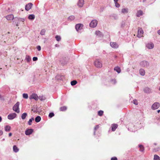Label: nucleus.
I'll use <instances>...</instances> for the list:
<instances>
[{
    "instance_id": "nucleus-1",
    "label": "nucleus",
    "mask_w": 160,
    "mask_h": 160,
    "mask_svg": "<svg viewBox=\"0 0 160 160\" xmlns=\"http://www.w3.org/2000/svg\"><path fill=\"white\" fill-rule=\"evenodd\" d=\"M95 66L97 68H100L102 66V64L100 60L96 59L94 62Z\"/></svg>"
},
{
    "instance_id": "nucleus-2",
    "label": "nucleus",
    "mask_w": 160,
    "mask_h": 160,
    "mask_svg": "<svg viewBox=\"0 0 160 160\" xmlns=\"http://www.w3.org/2000/svg\"><path fill=\"white\" fill-rule=\"evenodd\" d=\"M19 102H17V103L14 105L13 107V110L17 113H19L20 112L19 108Z\"/></svg>"
},
{
    "instance_id": "nucleus-3",
    "label": "nucleus",
    "mask_w": 160,
    "mask_h": 160,
    "mask_svg": "<svg viewBox=\"0 0 160 160\" xmlns=\"http://www.w3.org/2000/svg\"><path fill=\"white\" fill-rule=\"evenodd\" d=\"M149 64V62L147 61L144 60L140 62V65L142 67H148Z\"/></svg>"
},
{
    "instance_id": "nucleus-4",
    "label": "nucleus",
    "mask_w": 160,
    "mask_h": 160,
    "mask_svg": "<svg viewBox=\"0 0 160 160\" xmlns=\"http://www.w3.org/2000/svg\"><path fill=\"white\" fill-rule=\"evenodd\" d=\"M98 23V21L96 20H92L89 24V26L91 27L94 28L95 27Z\"/></svg>"
},
{
    "instance_id": "nucleus-5",
    "label": "nucleus",
    "mask_w": 160,
    "mask_h": 160,
    "mask_svg": "<svg viewBox=\"0 0 160 160\" xmlns=\"http://www.w3.org/2000/svg\"><path fill=\"white\" fill-rule=\"evenodd\" d=\"M29 99L32 100L34 99L35 100L37 101L38 99V97L37 94L35 93H32L31 96H29Z\"/></svg>"
},
{
    "instance_id": "nucleus-6",
    "label": "nucleus",
    "mask_w": 160,
    "mask_h": 160,
    "mask_svg": "<svg viewBox=\"0 0 160 160\" xmlns=\"http://www.w3.org/2000/svg\"><path fill=\"white\" fill-rule=\"evenodd\" d=\"M83 24L80 23L77 24L75 26V29L77 31L79 32V31L82 29Z\"/></svg>"
},
{
    "instance_id": "nucleus-7",
    "label": "nucleus",
    "mask_w": 160,
    "mask_h": 160,
    "mask_svg": "<svg viewBox=\"0 0 160 160\" xmlns=\"http://www.w3.org/2000/svg\"><path fill=\"white\" fill-rule=\"evenodd\" d=\"M16 116V114L14 113L9 114L8 116V118L9 120H12L15 118Z\"/></svg>"
},
{
    "instance_id": "nucleus-8",
    "label": "nucleus",
    "mask_w": 160,
    "mask_h": 160,
    "mask_svg": "<svg viewBox=\"0 0 160 160\" xmlns=\"http://www.w3.org/2000/svg\"><path fill=\"white\" fill-rule=\"evenodd\" d=\"M160 106V104L158 102H155L154 103L152 106V108L155 110L158 109Z\"/></svg>"
},
{
    "instance_id": "nucleus-9",
    "label": "nucleus",
    "mask_w": 160,
    "mask_h": 160,
    "mask_svg": "<svg viewBox=\"0 0 160 160\" xmlns=\"http://www.w3.org/2000/svg\"><path fill=\"white\" fill-rule=\"evenodd\" d=\"M143 33V31L141 28L138 29V34L137 37L138 38H141Z\"/></svg>"
},
{
    "instance_id": "nucleus-10",
    "label": "nucleus",
    "mask_w": 160,
    "mask_h": 160,
    "mask_svg": "<svg viewBox=\"0 0 160 160\" xmlns=\"http://www.w3.org/2000/svg\"><path fill=\"white\" fill-rule=\"evenodd\" d=\"M33 132L32 129H29L26 130L25 131V134L27 135H29L31 134Z\"/></svg>"
},
{
    "instance_id": "nucleus-11",
    "label": "nucleus",
    "mask_w": 160,
    "mask_h": 160,
    "mask_svg": "<svg viewBox=\"0 0 160 160\" xmlns=\"http://www.w3.org/2000/svg\"><path fill=\"white\" fill-rule=\"evenodd\" d=\"M32 4L31 3H29L26 4L25 6V9L26 11H29L32 8Z\"/></svg>"
},
{
    "instance_id": "nucleus-12",
    "label": "nucleus",
    "mask_w": 160,
    "mask_h": 160,
    "mask_svg": "<svg viewBox=\"0 0 160 160\" xmlns=\"http://www.w3.org/2000/svg\"><path fill=\"white\" fill-rule=\"evenodd\" d=\"M25 20V19L24 18H20L15 17L14 18V21L13 22L16 21H18L19 22H23Z\"/></svg>"
},
{
    "instance_id": "nucleus-13",
    "label": "nucleus",
    "mask_w": 160,
    "mask_h": 160,
    "mask_svg": "<svg viewBox=\"0 0 160 160\" xmlns=\"http://www.w3.org/2000/svg\"><path fill=\"white\" fill-rule=\"evenodd\" d=\"M128 129L132 132H135L136 130L135 127L132 124H130V127L128 128Z\"/></svg>"
},
{
    "instance_id": "nucleus-14",
    "label": "nucleus",
    "mask_w": 160,
    "mask_h": 160,
    "mask_svg": "<svg viewBox=\"0 0 160 160\" xmlns=\"http://www.w3.org/2000/svg\"><path fill=\"white\" fill-rule=\"evenodd\" d=\"M84 0H79L78 3L77 5L80 7H82L84 4Z\"/></svg>"
},
{
    "instance_id": "nucleus-15",
    "label": "nucleus",
    "mask_w": 160,
    "mask_h": 160,
    "mask_svg": "<svg viewBox=\"0 0 160 160\" xmlns=\"http://www.w3.org/2000/svg\"><path fill=\"white\" fill-rule=\"evenodd\" d=\"M8 20H13L14 18V16L13 14L8 15L5 17Z\"/></svg>"
},
{
    "instance_id": "nucleus-16",
    "label": "nucleus",
    "mask_w": 160,
    "mask_h": 160,
    "mask_svg": "<svg viewBox=\"0 0 160 160\" xmlns=\"http://www.w3.org/2000/svg\"><path fill=\"white\" fill-rule=\"evenodd\" d=\"M110 45L113 48H116L118 47V45L115 42H111L110 43Z\"/></svg>"
},
{
    "instance_id": "nucleus-17",
    "label": "nucleus",
    "mask_w": 160,
    "mask_h": 160,
    "mask_svg": "<svg viewBox=\"0 0 160 160\" xmlns=\"http://www.w3.org/2000/svg\"><path fill=\"white\" fill-rule=\"evenodd\" d=\"M146 47L149 49L153 48L154 47V45L152 43H150L147 44L146 45Z\"/></svg>"
},
{
    "instance_id": "nucleus-18",
    "label": "nucleus",
    "mask_w": 160,
    "mask_h": 160,
    "mask_svg": "<svg viewBox=\"0 0 160 160\" xmlns=\"http://www.w3.org/2000/svg\"><path fill=\"white\" fill-rule=\"evenodd\" d=\"M143 91L144 92L146 93H150L151 92V89L148 87H145L144 88Z\"/></svg>"
},
{
    "instance_id": "nucleus-19",
    "label": "nucleus",
    "mask_w": 160,
    "mask_h": 160,
    "mask_svg": "<svg viewBox=\"0 0 160 160\" xmlns=\"http://www.w3.org/2000/svg\"><path fill=\"white\" fill-rule=\"evenodd\" d=\"M56 78L58 79L63 80L64 79V76L62 75H58L56 76Z\"/></svg>"
},
{
    "instance_id": "nucleus-20",
    "label": "nucleus",
    "mask_w": 160,
    "mask_h": 160,
    "mask_svg": "<svg viewBox=\"0 0 160 160\" xmlns=\"http://www.w3.org/2000/svg\"><path fill=\"white\" fill-rule=\"evenodd\" d=\"M143 14V12L142 11L139 10L136 13V16L137 17H139L142 15Z\"/></svg>"
},
{
    "instance_id": "nucleus-21",
    "label": "nucleus",
    "mask_w": 160,
    "mask_h": 160,
    "mask_svg": "<svg viewBox=\"0 0 160 160\" xmlns=\"http://www.w3.org/2000/svg\"><path fill=\"white\" fill-rule=\"evenodd\" d=\"M118 127V125L117 124H112V125L111 128H112V131H114Z\"/></svg>"
},
{
    "instance_id": "nucleus-22",
    "label": "nucleus",
    "mask_w": 160,
    "mask_h": 160,
    "mask_svg": "<svg viewBox=\"0 0 160 160\" xmlns=\"http://www.w3.org/2000/svg\"><path fill=\"white\" fill-rule=\"evenodd\" d=\"M35 18V15L33 14H30L28 17V18L30 20H33Z\"/></svg>"
},
{
    "instance_id": "nucleus-23",
    "label": "nucleus",
    "mask_w": 160,
    "mask_h": 160,
    "mask_svg": "<svg viewBox=\"0 0 160 160\" xmlns=\"http://www.w3.org/2000/svg\"><path fill=\"white\" fill-rule=\"evenodd\" d=\"M60 62L61 64L63 65H65L66 63V62L65 60V58L64 59H60Z\"/></svg>"
},
{
    "instance_id": "nucleus-24",
    "label": "nucleus",
    "mask_w": 160,
    "mask_h": 160,
    "mask_svg": "<svg viewBox=\"0 0 160 160\" xmlns=\"http://www.w3.org/2000/svg\"><path fill=\"white\" fill-rule=\"evenodd\" d=\"M95 34L97 36H98L100 37H102L103 36L102 33L100 31H96L95 32Z\"/></svg>"
},
{
    "instance_id": "nucleus-25",
    "label": "nucleus",
    "mask_w": 160,
    "mask_h": 160,
    "mask_svg": "<svg viewBox=\"0 0 160 160\" xmlns=\"http://www.w3.org/2000/svg\"><path fill=\"white\" fill-rule=\"evenodd\" d=\"M114 70L115 71H116L118 73H120L121 71V70L120 68L118 67H115L114 68Z\"/></svg>"
},
{
    "instance_id": "nucleus-26",
    "label": "nucleus",
    "mask_w": 160,
    "mask_h": 160,
    "mask_svg": "<svg viewBox=\"0 0 160 160\" xmlns=\"http://www.w3.org/2000/svg\"><path fill=\"white\" fill-rule=\"evenodd\" d=\"M13 151L15 152H17L19 151V149L16 145H14L13 146Z\"/></svg>"
},
{
    "instance_id": "nucleus-27",
    "label": "nucleus",
    "mask_w": 160,
    "mask_h": 160,
    "mask_svg": "<svg viewBox=\"0 0 160 160\" xmlns=\"http://www.w3.org/2000/svg\"><path fill=\"white\" fill-rule=\"evenodd\" d=\"M139 73L140 75L142 76H144L145 74V71L143 69H140Z\"/></svg>"
},
{
    "instance_id": "nucleus-28",
    "label": "nucleus",
    "mask_w": 160,
    "mask_h": 160,
    "mask_svg": "<svg viewBox=\"0 0 160 160\" xmlns=\"http://www.w3.org/2000/svg\"><path fill=\"white\" fill-rule=\"evenodd\" d=\"M41 120V118L39 116H37L35 118V121L37 122H39Z\"/></svg>"
},
{
    "instance_id": "nucleus-29",
    "label": "nucleus",
    "mask_w": 160,
    "mask_h": 160,
    "mask_svg": "<svg viewBox=\"0 0 160 160\" xmlns=\"http://www.w3.org/2000/svg\"><path fill=\"white\" fill-rule=\"evenodd\" d=\"M138 147L140 148V151L141 152H144V147L143 145L141 144H139L138 145Z\"/></svg>"
},
{
    "instance_id": "nucleus-30",
    "label": "nucleus",
    "mask_w": 160,
    "mask_h": 160,
    "mask_svg": "<svg viewBox=\"0 0 160 160\" xmlns=\"http://www.w3.org/2000/svg\"><path fill=\"white\" fill-rule=\"evenodd\" d=\"M27 116V114L26 112L23 113L21 116V118L22 119L24 120L25 119Z\"/></svg>"
},
{
    "instance_id": "nucleus-31",
    "label": "nucleus",
    "mask_w": 160,
    "mask_h": 160,
    "mask_svg": "<svg viewBox=\"0 0 160 160\" xmlns=\"http://www.w3.org/2000/svg\"><path fill=\"white\" fill-rule=\"evenodd\" d=\"M11 127L8 125H7L5 127V130L6 132H9L10 130Z\"/></svg>"
},
{
    "instance_id": "nucleus-32",
    "label": "nucleus",
    "mask_w": 160,
    "mask_h": 160,
    "mask_svg": "<svg viewBox=\"0 0 160 160\" xmlns=\"http://www.w3.org/2000/svg\"><path fill=\"white\" fill-rule=\"evenodd\" d=\"M25 60L28 62H29L31 60V58L28 55H26L25 58Z\"/></svg>"
},
{
    "instance_id": "nucleus-33",
    "label": "nucleus",
    "mask_w": 160,
    "mask_h": 160,
    "mask_svg": "<svg viewBox=\"0 0 160 160\" xmlns=\"http://www.w3.org/2000/svg\"><path fill=\"white\" fill-rule=\"evenodd\" d=\"M153 159L154 160H160V157L157 155H154Z\"/></svg>"
},
{
    "instance_id": "nucleus-34",
    "label": "nucleus",
    "mask_w": 160,
    "mask_h": 160,
    "mask_svg": "<svg viewBox=\"0 0 160 160\" xmlns=\"http://www.w3.org/2000/svg\"><path fill=\"white\" fill-rule=\"evenodd\" d=\"M67 109V108L66 106L62 107L60 108V111H65Z\"/></svg>"
},
{
    "instance_id": "nucleus-35",
    "label": "nucleus",
    "mask_w": 160,
    "mask_h": 160,
    "mask_svg": "<svg viewBox=\"0 0 160 160\" xmlns=\"http://www.w3.org/2000/svg\"><path fill=\"white\" fill-rule=\"evenodd\" d=\"M34 120L33 118H32L28 121V123L29 125H30L32 124V121Z\"/></svg>"
},
{
    "instance_id": "nucleus-36",
    "label": "nucleus",
    "mask_w": 160,
    "mask_h": 160,
    "mask_svg": "<svg viewBox=\"0 0 160 160\" xmlns=\"http://www.w3.org/2000/svg\"><path fill=\"white\" fill-rule=\"evenodd\" d=\"M122 12L123 13H127L128 12L127 8H123L122 9Z\"/></svg>"
},
{
    "instance_id": "nucleus-37",
    "label": "nucleus",
    "mask_w": 160,
    "mask_h": 160,
    "mask_svg": "<svg viewBox=\"0 0 160 160\" xmlns=\"http://www.w3.org/2000/svg\"><path fill=\"white\" fill-rule=\"evenodd\" d=\"M77 83L76 80H73L71 82V84L72 86L75 85Z\"/></svg>"
},
{
    "instance_id": "nucleus-38",
    "label": "nucleus",
    "mask_w": 160,
    "mask_h": 160,
    "mask_svg": "<svg viewBox=\"0 0 160 160\" xmlns=\"http://www.w3.org/2000/svg\"><path fill=\"white\" fill-rule=\"evenodd\" d=\"M75 19V17L74 16H71L68 18V20L70 21L73 20Z\"/></svg>"
},
{
    "instance_id": "nucleus-39",
    "label": "nucleus",
    "mask_w": 160,
    "mask_h": 160,
    "mask_svg": "<svg viewBox=\"0 0 160 160\" xmlns=\"http://www.w3.org/2000/svg\"><path fill=\"white\" fill-rule=\"evenodd\" d=\"M103 113V112L102 110H100L98 112V115L99 116H102V115Z\"/></svg>"
},
{
    "instance_id": "nucleus-40",
    "label": "nucleus",
    "mask_w": 160,
    "mask_h": 160,
    "mask_svg": "<svg viewBox=\"0 0 160 160\" xmlns=\"http://www.w3.org/2000/svg\"><path fill=\"white\" fill-rule=\"evenodd\" d=\"M45 32L46 31L44 29H42L40 32V34L42 35H44Z\"/></svg>"
},
{
    "instance_id": "nucleus-41",
    "label": "nucleus",
    "mask_w": 160,
    "mask_h": 160,
    "mask_svg": "<svg viewBox=\"0 0 160 160\" xmlns=\"http://www.w3.org/2000/svg\"><path fill=\"white\" fill-rule=\"evenodd\" d=\"M55 38L58 41H60L61 39V37L60 36L58 35H57L55 36Z\"/></svg>"
},
{
    "instance_id": "nucleus-42",
    "label": "nucleus",
    "mask_w": 160,
    "mask_h": 160,
    "mask_svg": "<svg viewBox=\"0 0 160 160\" xmlns=\"http://www.w3.org/2000/svg\"><path fill=\"white\" fill-rule=\"evenodd\" d=\"M23 97L24 98L27 99L28 98V95L27 93H23Z\"/></svg>"
},
{
    "instance_id": "nucleus-43",
    "label": "nucleus",
    "mask_w": 160,
    "mask_h": 160,
    "mask_svg": "<svg viewBox=\"0 0 160 160\" xmlns=\"http://www.w3.org/2000/svg\"><path fill=\"white\" fill-rule=\"evenodd\" d=\"M54 113L52 112H50L49 113L48 116L49 117L51 118H52V117H53V116H54Z\"/></svg>"
},
{
    "instance_id": "nucleus-44",
    "label": "nucleus",
    "mask_w": 160,
    "mask_h": 160,
    "mask_svg": "<svg viewBox=\"0 0 160 160\" xmlns=\"http://www.w3.org/2000/svg\"><path fill=\"white\" fill-rule=\"evenodd\" d=\"M115 6L117 7V8H119V7L120 6V4L118 3V2H115Z\"/></svg>"
},
{
    "instance_id": "nucleus-45",
    "label": "nucleus",
    "mask_w": 160,
    "mask_h": 160,
    "mask_svg": "<svg viewBox=\"0 0 160 160\" xmlns=\"http://www.w3.org/2000/svg\"><path fill=\"white\" fill-rule=\"evenodd\" d=\"M111 81L112 82V83L114 84H115L116 83V80L115 79H112Z\"/></svg>"
},
{
    "instance_id": "nucleus-46",
    "label": "nucleus",
    "mask_w": 160,
    "mask_h": 160,
    "mask_svg": "<svg viewBox=\"0 0 160 160\" xmlns=\"http://www.w3.org/2000/svg\"><path fill=\"white\" fill-rule=\"evenodd\" d=\"M0 99L2 101H4V98L3 96H2L1 94H0Z\"/></svg>"
},
{
    "instance_id": "nucleus-47",
    "label": "nucleus",
    "mask_w": 160,
    "mask_h": 160,
    "mask_svg": "<svg viewBox=\"0 0 160 160\" xmlns=\"http://www.w3.org/2000/svg\"><path fill=\"white\" fill-rule=\"evenodd\" d=\"M99 128L98 125H96L94 128V131H96Z\"/></svg>"
},
{
    "instance_id": "nucleus-48",
    "label": "nucleus",
    "mask_w": 160,
    "mask_h": 160,
    "mask_svg": "<svg viewBox=\"0 0 160 160\" xmlns=\"http://www.w3.org/2000/svg\"><path fill=\"white\" fill-rule=\"evenodd\" d=\"M133 103L134 104L137 105L138 104V102L136 100H133Z\"/></svg>"
},
{
    "instance_id": "nucleus-49",
    "label": "nucleus",
    "mask_w": 160,
    "mask_h": 160,
    "mask_svg": "<svg viewBox=\"0 0 160 160\" xmlns=\"http://www.w3.org/2000/svg\"><path fill=\"white\" fill-rule=\"evenodd\" d=\"M37 49L38 51H40L41 50V47L40 46H38L37 47Z\"/></svg>"
},
{
    "instance_id": "nucleus-50",
    "label": "nucleus",
    "mask_w": 160,
    "mask_h": 160,
    "mask_svg": "<svg viewBox=\"0 0 160 160\" xmlns=\"http://www.w3.org/2000/svg\"><path fill=\"white\" fill-rule=\"evenodd\" d=\"M32 59L34 61H36L38 60V58L37 57H33Z\"/></svg>"
},
{
    "instance_id": "nucleus-51",
    "label": "nucleus",
    "mask_w": 160,
    "mask_h": 160,
    "mask_svg": "<svg viewBox=\"0 0 160 160\" xmlns=\"http://www.w3.org/2000/svg\"><path fill=\"white\" fill-rule=\"evenodd\" d=\"M111 160H118V159L116 157H113L111 158Z\"/></svg>"
},
{
    "instance_id": "nucleus-52",
    "label": "nucleus",
    "mask_w": 160,
    "mask_h": 160,
    "mask_svg": "<svg viewBox=\"0 0 160 160\" xmlns=\"http://www.w3.org/2000/svg\"><path fill=\"white\" fill-rule=\"evenodd\" d=\"M19 22L18 21H16L15 22V24H16V26L18 27L19 25Z\"/></svg>"
},
{
    "instance_id": "nucleus-53",
    "label": "nucleus",
    "mask_w": 160,
    "mask_h": 160,
    "mask_svg": "<svg viewBox=\"0 0 160 160\" xmlns=\"http://www.w3.org/2000/svg\"><path fill=\"white\" fill-rule=\"evenodd\" d=\"M3 134V132L2 131L0 130V136Z\"/></svg>"
},
{
    "instance_id": "nucleus-54",
    "label": "nucleus",
    "mask_w": 160,
    "mask_h": 160,
    "mask_svg": "<svg viewBox=\"0 0 160 160\" xmlns=\"http://www.w3.org/2000/svg\"><path fill=\"white\" fill-rule=\"evenodd\" d=\"M157 33L159 35H160V29L158 31Z\"/></svg>"
},
{
    "instance_id": "nucleus-55",
    "label": "nucleus",
    "mask_w": 160,
    "mask_h": 160,
    "mask_svg": "<svg viewBox=\"0 0 160 160\" xmlns=\"http://www.w3.org/2000/svg\"><path fill=\"white\" fill-rule=\"evenodd\" d=\"M12 133L11 132L9 134V137L11 136H12Z\"/></svg>"
},
{
    "instance_id": "nucleus-56",
    "label": "nucleus",
    "mask_w": 160,
    "mask_h": 160,
    "mask_svg": "<svg viewBox=\"0 0 160 160\" xmlns=\"http://www.w3.org/2000/svg\"><path fill=\"white\" fill-rule=\"evenodd\" d=\"M118 1V0H114V1L115 2H117Z\"/></svg>"
},
{
    "instance_id": "nucleus-57",
    "label": "nucleus",
    "mask_w": 160,
    "mask_h": 160,
    "mask_svg": "<svg viewBox=\"0 0 160 160\" xmlns=\"http://www.w3.org/2000/svg\"><path fill=\"white\" fill-rule=\"evenodd\" d=\"M2 120V118L1 116H0V122Z\"/></svg>"
},
{
    "instance_id": "nucleus-58",
    "label": "nucleus",
    "mask_w": 160,
    "mask_h": 160,
    "mask_svg": "<svg viewBox=\"0 0 160 160\" xmlns=\"http://www.w3.org/2000/svg\"><path fill=\"white\" fill-rule=\"evenodd\" d=\"M95 132H96V131H94V133H93V134L94 135H95Z\"/></svg>"
},
{
    "instance_id": "nucleus-59",
    "label": "nucleus",
    "mask_w": 160,
    "mask_h": 160,
    "mask_svg": "<svg viewBox=\"0 0 160 160\" xmlns=\"http://www.w3.org/2000/svg\"><path fill=\"white\" fill-rule=\"evenodd\" d=\"M157 112L158 113H159L160 112V110H158L157 111Z\"/></svg>"
},
{
    "instance_id": "nucleus-60",
    "label": "nucleus",
    "mask_w": 160,
    "mask_h": 160,
    "mask_svg": "<svg viewBox=\"0 0 160 160\" xmlns=\"http://www.w3.org/2000/svg\"><path fill=\"white\" fill-rule=\"evenodd\" d=\"M146 0H142V2H144L146 1Z\"/></svg>"
},
{
    "instance_id": "nucleus-61",
    "label": "nucleus",
    "mask_w": 160,
    "mask_h": 160,
    "mask_svg": "<svg viewBox=\"0 0 160 160\" xmlns=\"http://www.w3.org/2000/svg\"><path fill=\"white\" fill-rule=\"evenodd\" d=\"M4 140H5V139H4H4H2V140H3V141H4Z\"/></svg>"
}]
</instances>
